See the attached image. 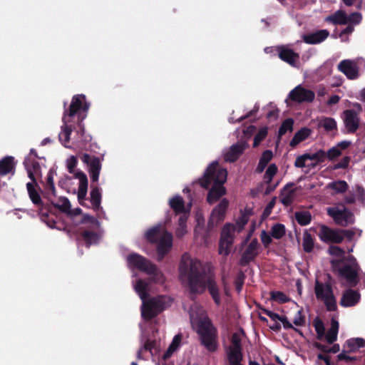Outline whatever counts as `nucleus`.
Segmentation results:
<instances>
[{"mask_svg":"<svg viewBox=\"0 0 365 365\" xmlns=\"http://www.w3.org/2000/svg\"><path fill=\"white\" fill-rule=\"evenodd\" d=\"M179 277L182 282L187 283L191 293L200 294L207 288L215 303L217 305L221 304L219 289L214 276L206 273L202 263L187 253L182 256L179 265Z\"/></svg>","mask_w":365,"mask_h":365,"instance_id":"1","label":"nucleus"},{"mask_svg":"<svg viewBox=\"0 0 365 365\" xmlns=\"http://www.w3.org/2000/svg\"><path fill=\"white\" fill-rule=\"evenodd\" d=\"M88 109V105L83 95H75L73 96L70 106L66 110L63 116V125L61 132L59 134L60 140L66 146L70 141V135L73 128V123L77 122L79 127L81 135L83 136L85 132L84 125L82 123Z\"/></svg>","mask_w":365,"mask_h":365,"instance_id":"2","label":"nucleus"},{"mask_svg":"<svg viewBox=\"0 0 365 365\" xmlns=\"http://www.w3.org/2000/svg\"><path fill=\"white\" fill-rule=\"evenodd\" d=\"M192 327L200 336L201 344L210 351L217 348V331L212 321H190Z\"/></svg>","mask_w":365,"mask_h":365,"instance_id":"3","label":"nucleus"},{"mask_svg":"<svg viewBox=\"0 0 365 365\" xmlns=\"http://www.w3.org/2000/svg\"><path fill=\"white\" fill-rule=\"evenodd\" d=\"M145 236L148 241L157 244L158 259L159 261L171 250L173 236L163 227L160 225L154 227L146 232Z\"/></svg>","mask_w":365,"mask_h":365,"instance_id":"4","label":"nucleus"},{"mask_svg":"<svg viewBox=\"0 0 365 365\" xmlns=\"http://www.w3.org/2000/svg\"><path fill=\"white\" fill-rule=\"evenodd\" d=\"M130 267L135 268L151 276L150 281L162 284L165 281L163 274L158 267L144 257L138 254H130L127 257Z\"/></svg>","mask_w":365,"mask_h":365,"instance_id":"5","label":"nucleus"},{"mask_svg":"<svg viewBox=\"0 0 365 365\" xmlns=\"http://www.w3.org/2000/svg\"><path fill=\"white\" fill-rule=\"evenodd\" d=\"M172 302L167 296H158L143 302L141 314L145 319H150L155 317L164 309L168 307Z\"/></svg>","mask_w":365,"mask_h":365,"instance_id":"6","label":"nucleus"},{"mask_svg":"<svg viewBox=\"0 0 365 365\" xmlns=\"http://www.w3.org/2000/svg\"><path fill=\"white\" fill-rule=\"evenodd\" d=\"M227 176V170L220 168L217 162H213L207 168L200 183L205 188H207L212 183L222 185L226 182Z\"/></svg>","mask_w":365,"mask_h":365,"instance_id":"7","label":"nucleus"},{"mask_svg":"<svg viewBox=\"0 0 365 365\" xmlns=\"http://www.w3.org/2000/svg\"><path fill=\"white\" fill-rule=\"evenodd\" d=\"M353 107L354 109H346L341 113V119L348 133H355L360 125L359 115L362 112V107L359 103H354Z\"/></svg>","mask_w":365,"mask_h":365,"instance_id":"8","label":"nucleus"},{"mask_svg":"<svg viewBox=\"0 0 365 365\" xmlns=\"http://www.w3.org/2000/svg\"><path fill=\"white\" fill-rule=\"evenodd\" d=\"M314 293L317 299L323 302L329 311H334L336 309V301L329 284L316 280Z\"/></svg>","mask_w":365,"mask_h":365,"instance_id":"9","label":"nucleus"},{"mask_svg":"<svg viewBox=\"0 0 365 365\" xmlns=\"http://www.w3.org/2000/svg\"><path fill=\"white\" fill-rule=\"evenodd\" d=\"M327 212L338 225L346 227L354 222V214L344 206L328 207Z\"/></svg>","mask_w":365,"mask_h":365,"instance_id":"10","label":"nucleus"},{"mask_svg":"<svg viewBox=\"0 0 365 365\" xmlns=\"http://www.w3.org/2000/svg\"><path fill=\"white\" fill-rule=\"evenodd\" d=\"M336 68L348 80H356L361 76L359 60L358 58L341 60Z\"/></svg>","mask_w":365,"mask_h":365,"instance_id":"11","label":"nucleus"},{"mask_svg":"<svg viewBox=\"0 0 365 365\" xmlns=\"http://www.w3.org/2000/svg\"><path fill=\"white\" fill-rule=\"evenodd\" d=\"M339 260L333 259L331 261L333 270L337 272L338 274L345 279L350 284H356L359 269L358 265L356 264L352 266L345 265L341 268H339Z\"/></svg>","mask_w":365,"mask_h":365,"instance_id":"12","label":"nucleus"},{"mask_svg":"<svg viewBox=\"0 0 365 365\" xmlns=\"http://www.w3.org/2000/svg\"><path fill=\"white\" fill-rule=\"evenodd\" d=\"M318 237L325 243L339 244L343 241L340 229H331L325 225H319Z\"/></svg>","mask_w":365,"mask_h":365,"instance_id":"13","label":"nucleus"},{"mask_svg":"<svg viewBox=\"0 0 365 365\" xmlns=\"http://www.w3.org/2000/svg\"><path fill=\"white\" fill-rule=\"evenodd\" d=\"M81 159L83 163L88 165L91 180L93 182H97L102 166L101 159L96 156L91 157L87 153H84Z\"/></svg>","mask_w":365,"mask_h":365,"instance_id":"14","label":"nucleus"},{"mask_svg":"<svg viewBox=\"0 0 365 365\" xmlns=\"http://www.w3.org/2000/svg\"><path fill=\"white\" fill-rule=\"evenodd\" d=\"M289 98L296 103H311L314 101L315 94L302 86H297L292 89L288 96Z\"/></svg>","mask_w":365,"mask_h":365,"instance_id":"15","label":"nucleus"},{"mask_svg":"<svg viewBox=\"0 0 365 365\" xmlns=\"http://www.w3.org/2000/svg\"><path fill=\"white\" fill-rule=\"evenodd\" d=\"M279 58L293 67H296L299 61V54L295 52L288 45H281L277 47Z\"/></svg>","mask_w":365,"mask_h":365,"instance_id":"16","label":"nucleus"},{"mask_svg":"<svg viewBox=\"0 0 365 365\" xmlns=\"http://www.w3.org/2000/svg\"><path fill=\"white\" fill-rule=\"evenodd\" d=\"M327 158L326 153L323 150H319L314 153H304L297 157V164L304 166V161L309 160V170L316 168L319 163H323Z\"/></svg>","mask_w":365,"mask_h":365,"instance_id":"17","label":"nucleus"},{"mask_svg":"<svg viewBox=\"0 0 365 365\" xmlns=\"http://www.w3.org/2000/svg\"><path fill=\"white\" fill-rule=\"evenodd\" d=\"M228 205L229 201L223 198L213 209L209 222L210 225L215 226L225 220Z\"/></svg>","mask_w":365,"mask_h":365,"instance_id":"18","label":"nucleus"},{"mask_svg":"<svg viewBox=\"0 0 365 365\" xmlns=\"http://www.w3.org/2000/svg\"><path fill=\"white\" fill-rule=\"evenodd\" d=\"M247 146L248 145L246 142H238L232 145L225 151L223 155L224 160L229 163L235 162L242 155Z\"/></svg>","mask_w":365,"mask_h":365,"instance_id":"19","label":"nucleus"},{"mask_svg":"<svg viewBox=\"0 0 365 365\" xmlns=\"http://www.w3.org/2000/svg\"><path fill=\"white\" fill-rule=\"evenodd\" d=\"M259 245L257 239L252 240L246 247L244 251L242 257L240 259V264L246 265L259 255Z\"/></svg>","mask_w":365,"mask_h":365,"instance_id":"20","label":"nucleus"},{"mask_svg":"<svg viewBox=\"0 0 365 365\" xmlns=\"http://www.w3.org/2000/svg\"><path fill=\"white\" fill-rule=\"evenodd\" d=\"M329 34L327 29H321L303 35L302 39L307 44H319L324 41Z\"/></svg>","mask_w":365,"mask_h":365,"instance_id":"21","label":"nucleus"},{"mask_svg":"<svg viewBox=\"0 0 365 365\" xmlns=\"http://www.w3.org/2000/svg\"><path fill=\"white\" fill-rule=\"evenodd\" d=\"M360 298L361 295L358 291L349 289L343 293L340 304L345 307H353L359 302Z\"/></svg>","mask_w":365,"mask_h":365,"instance_id":"22","label":"nucleus"},{"mask_svg":"<svg viewBox=\"0 0 365 365\" xmlns=\"http://www.w3.org/2000/svg\"><path fill=\"white\" fill-rule=\"evenodd\" d=\"M296 197V189L293 188V185H287L282 190L279 195V201L285 206H289L294 202Z\"/></svg>","mask_w":365,"mask_h":365,"instance_id":"23","label":"nucleus"},{"mask_svg":"<svg viewBox=\"0 0 365 365\" xmlns=\"http://www.w3.org/2000/svg\"><path fill=\"white\" fill-rule=\"evenodd\" d=\"M169 205L176 215H183L184 213H187L189 215L190 208L186 210L185 201L181 196L177 195L171 198Z\"/></svg>","mask_w":365,"mask_h":365,"instance_id":"24","label":"nucleus"},{"mask_svg":"<svg viewBox=\"0 0 365 365\" xmlns=\"http://www.w3.org/2000/svg\"><path fill=\"white\" fill-rule=\"evenodd\" d=\"M75 178L79 180L78 197L79 200H81L85 198L87 193L88 178L86 174L81 171H77V173H75Z\"/></svg>","mask_w":365,"mask_h":365,"instance_id":"25","label":"nucleus"},{"mask_svg":"<svg viewBox=\"0 0 365 365\" xmlns=\"http://www.w3.org/2000/svg\"><path fill=\"white\" fill-rule=\"evenodd\" d=\"M318 127L322 128L327 133L337 132V123L334 118L323 116L318 120Z\"/></svg>","mask_w":365,"mask_h":365,"instance_id":"26","label":"nucleus"},{"mask_svg":"<svg viewBox=\"0 0 365 365\" xmlns=\"http://www.w3.org/2000/svg\"><path fill=\"white\" fill-rule=\"evenodd\" d=\"M226 193L225 187L223 185H213L207 195V202L213 204L217 202L222 195Z\"/></svg>","mask_w":365,"mask_h":365,"instance_id":"27","label":"nucleus"},{"mask_svg":"<svg viewBox=\"0 0 365 365\" xmlns=\"http://www.w3.org/2000/svg\"><path fill=\"white\" fill-rule=\"evenodd\" d=\"M134 289L143 302L147 300L150 292V282L143 279H138L134 286Z\"/></svg>","mask_w":365,"mask_h":365,"instance_id":"28","label":"nucleus"},{"mask_svg":"<svg viewBox=\"0 0 365 365\" xmlns=\"http://www.w3.org/2000/svg\"><path fill=\"white\" fill-rule=\"evenodd\" d=\"M365 346V340L362 338H352L346 341L343 348L347 352H356L359 349Z\"/></svg>","mask_w":365,"mask_h":365,"instance_id":"29","label":"nucleus"},{"mask_svg":"<svg viewBox=\"0 0 365 365\" xmlns=\"http://www.w3.org/2000/svg\"><path fill=\"white\" fill-rule=\"evenodd\" d=\"M312 131L309 128H302L299 130H298L292 138V139L290 141V146L295 147L301 142L307 139L310 135L312 134Z\"/></svg>","mask_w":365,"mask_h":365,"instance_id":"30","label":"nucleus"},{"mask_svg":"<svg viewBox=\"0 0 365 365\" xmlns=\"http://www.w3.org/2000/svg\"><path fill=\"white\" fill-rule=\"evenodd\" d=\"M346 14L344 10L339 9L331 15L326 18V21L330 22L334 25H346Z\"/></svg>","mask_w":365,"mask_h":365,"instance_id":"31","label":"nucleus"},{"mask_svg":"<svg viewBox=\"0 0 365 365\" xmlns=\"http://www.w3.org/2000/svg\"><path fill=\"white\" fill-rule=\"evenodd\" d=\"M182 338V336L181 334H178L174 336L171 344H170L168 349L166 350V351L163 354V355L162 356V359L164 361H166L168 359H170L172 356V355L173 354V353L178 350V349L180 346Z\"/></svg>","mask_w":365,"mask_h":365,"instance_id":"32","label":"nucleus"},{"mask_svg":"<svg viewBox=\"0 0 365 365\" xmlns=\"http://www.w3.org/2000/svg\"><path fill=\"white\" fill-rule=\"evenodd\" d=\"M236 232L235 225L231 223H226L222 229L220 240L234 242Z\"/></svg>","mask_w":365,"mask_h":365,"instance_id":"33","label":"nucleus"},{"mask_svg":"<svg viewBox=\"0 0 365 365\" xmlns=\"http://www.w3.org/2000/svg\"><path fill=\"white\" fill-rule=\"evenodd\" d=\"M189 314L190 319H208V316L205 309L197 304H194L190 307Z\"/></svg>","mask_w":365,"mask_h":365,"instance_id":"34","label":"nucleus"},{"mask_svg":"<svg viewBox=\"0 0 365 365\" xmlns=\"http://www.w3.org/2000/svg\"><path fill=\"white\" fill-rule=\"evenodd\" d=\"M157 349V341L155 340L147 339L143 343V346L139 349L137 352V358L138 359H145V357L143 356V353L149 351L153 355V350Z\"/></svg>","mask_w":365,"mask_h":365,"instance_id":"35","label":"nucleus"},{"mask_svg":"<svg viewBox=\"0 0 365 365\" xmlns=\"http://www.w3.org/2000/svg\"><path fill=\"white\" fill-rule=\"evenodd\" d=\"M14 170V162L12 157H6L0 160V175H6Z\"/></svg>","mask_w":365,"mask_h":365,"instance_id":"36","label":"nucleus"},{"mask_svg":"<svg viewBox=\"0 0 365 365\" xmlns=\"http://www.w3.org/2000/svg\"><path fill=\"white\" fill-rule=\"evenodd\" d=\"M331 327L327 331V334H324L325 339L327 343L333 344L337 339V334L339 331V322L331 321Z\"/></svg>","mask_w":365,"mask_h":365,"instance_id":"37","label":"nucleus"},{"mask_svg":"<svg viewBox=\"0 0 365 365\" xmlns=\"http://www.w3.org/2000/svg\"><path fill=\"white\" fill-rule=\"evenodd\" d=\"M250 216V212L249 210H241L239 217L236 220V230L237 232H240L247 225L249 221Z\"/></svg>","mask_w":365,"mask_h":365,"instance_id":"38","label":"nucleus"},{"mask_svg":"<svg viewBox=\"0 0 365 365\" xmlns=\"http://www.w3.org/2000/svg\"><path fill=\"white\" fill-rule=\"evenodd\" d=\"M327 187L332 190L335 194H339L345 192L349 186L344 180H336L329 183Z\"/></svg>","mask_w":365,"mask_h":365,"instance_id":"39","label":"nucleus"},{"mask_svg":"<svg viewBox=\"0 0 365 365\" xmlns=\"http://www.w3.org/2000/svg\"><path fill=\"white\" fill-rule=\"evenodd\" d=\"M302 247L304 252L308 253L312 252L314 247V239L307 231L303 233Z\"/></svg>","mask_w":365,"mask_h":365,"instance_id":"40","label":"nucleus"},{"mask_svg":"<svg viewBox=\"0 0 365 365\" xmlns=\"http://www.w3.org/2000/svg\"><path fill=\"white\" fill-rule=\"evenodd\" d=\"M81 237L87 247L96 244L99 239V235L96 232L90 230L83 231Z\"/></svg>","mask_w":365,"mask_h":365,"instance_id":"41","label":"nucleus"},{"mask_svg":"<svg viewBox=\"0 0 365 365\" xmlns=\"http://www.w3.org/2000/svg\"><path fill=\"white\" fill-rule=\"evenodd\" d=\"M272 152L269 150L263 152L257 167L258 173H262L264 170L269 162L272 160Z\"/></svg>","mask_w":365,"mask_h":365,"instance_id":"42","label":"nucleus"},{"mask_svg":"<svg viewBox=\"0 0 365 365\" xmlns=\"http://www.w3.org/2000/svg\"><path fill=\"white\" fill-rule=\"evenodd\" d=\"M295 219L302 226L307 225L312 220V215L308 211H299L294 213Z\"/></svg>","mask_w":365,"mask_h":365,"instance_id":"43","label":"nucleus"},{"mask_svg":"<svg viewBox=\"0 0 365 365\" xmlns=\"http://www.w3.org/2000/svg\"><path fill=\"white\" fill-rule=\"evenodd\" d=\"M232 346L229 348V353L242 354L241 339L237 333H234L231 338Z\"/></svg>","mask_w":365,"mask_h":365,"instance_id":"44","label":"nucleus"},{"mask_svg":"<svg viewBox=\"0 0 365 365\" xmlns=\"http://www.w3.org/2000/svg\"><path fill=\"white\" fill-rule=\"evenodd\" d=\"M271 236L276 239L279 240L282 238L286 233V229L284 225L280 223L274 224L270 230Z\"/></svg>","mask_w":365,"mask_h":365,"instance_id":"45","label":"nucleus"},{"mask_svg":"<svg viewBox=\"0 0 365 365\" xmlns=\"http://www.w3.org/2000/svg\"><path fill=\"white\" fill-rule=\"evenodd\" d=\"M270 300L279 304H283L289 302L290 298L282 292L272 291L270 292Z\"/></svg>","mask_w":365,"mask_h":365,"instance_id":"46","label":"nucleus"},{"mask_svg":"<svg viewBox=\"0 0 365 365\" xmlns=\"http://www.w3.org/2000/svg\"><path fill=\"white\" fill-rule=\"evenodd\" d=\"M91 202L94 210H98L101 205V194L98 187H94L91 190Z\"/></svg>","mask_w":365,"mask_h":365,"instance_id":"47","label":"nucleus"},{"mask_svg":"<svg viewBox=\"0 0 365 365\" xmlns=\"http://www.w3.org/2000/svg\"><path fill=\"white\" fill-rule=\"evenodd\" d=\"M188 218V215L184 213L183 215H180L178 224L179 227L176 230V235L178 237H182L187 232L186 221Z\"/></svg>","mask_w":365,"mask_h":365,"instance_id":"48","label":"nucleus"},{"mask_svg":"<svg viewBox=\"0 0 365 365\" xmlns=\"http://www.w3.org/2000/svg\"><path fill=\"white\" fill-rule=\"evenodd\" d=\"M232 245L233 242H232L231 241H225L220 240L218 253L225 257L227 256L230 253Z\"/></svg>","mask_w":365,"mask_h":365,"instance_id":"49","label":"nucleus"},{"mask_svg":"<svg viewBox=\"0 0 365 365\" xmlns=\"http://www.w3.org/2000/svg\"><path fill=\"white\" fill-rule=\"evenodd\" d=\"M26 187L31 201L35 205H40L41 203V198L38 192L34 188L32 183L28 182Z\"/></svg>","mask_w":365,"mask_h":365,"instance_id":"50","label":"nucleus"},{"mask_svg":"<svg viewBox=\"0 0 365 365\" xmlns=\"http://www.w3.org/2000/svg\"><path fill=\"white\" fill-rule=\"evenodd\" d=\"M293 119L287 118L284 120L279 129V137H282L287 131L292 132L293 130Z\"/></svg>","mask_w":365,"mask_h":365,"instance_id":"51","label":"nucleus"},{"mask_svg":"<svg viewBox=\"0 0 365 365\" xmlns=\"http://www.w3.org/2000/svg\"><path fill=\"white\" fill-rule=\"evenodd\" d=\"M346 24L353 26L359 24L362 21V15L359 12L351 13L349 16L346 15Z\"/></svg>","mask_w":365,"mask_h":365,"instance_id":"52","label":"nucleus"},{"mask_svg":"<svg viewBox=\"0 0 365 365\" xmlns=\"http://www.w3.org/2000/svg\"><path fill=\"white\" fill-rule=\"evenodd\" d=\"M278 169L275 164H271L268 166L264 175V179L267 183H270L273 177L276 175Z\"/></svg>","mask_w":365,"mask_h":365,"instance_id":"53","label":"nucleus"},{"mask_svg":"<svg viewBox=\"0 0 365 365\" xmlns=\"http://www.w3.org/2000/svg\"><path fill=\"white\" fill-rule=\"evenodd\" d=\"M314 327L317 332V338L319 340L323 339L325 334L324 321H314Z\"/></svg>","mask_w":365,"mask_h":365,"instance_id":"54","label":"nucleus"},{"mask_svg":"<svg viewBox=\"0 0 365 365\" xmlns=\"http://www.w3.org/2000/svg\"><path fill=\"white\" fill-rule=\"evenodd\" d=\"M56 206L58 207L59 210H61L62 212L66 214L68 212H69L71 207V205L66 197H60Z\"/></svg>","mask_w":365,"mask_h":365,"instance_id":"55","label":"nucleus"},{"mask_svg":"<svg viewBox=\"0 0 365 365\" xmlns=\"http://www.w3.org/2000/svg\"><path fill=\"white\" fill-rule=\"evenodd\" d=\"M267 128H262L254 138L253 146L257 147L259 143L267 137Z\"/></svg>","mask_w":365,"mask_h":365,"instance_id":"56","label":"nucleus"},{"mask_svg":"<svg viewBox=\"0 0 365 365\" xmlns=\"http://www.w3.org/2000/svg\"><path fill=\"white\" fill-rule=\"evenodd\" d=\"M228 360L230 365H242V354L228 353Z\"/></svg>","mask_w":365,"mask_h":365,"instance_id":"57","label":"nucleus"},{"mask_svg":"<svg viewBox=\"0 0 365 365\" xmlns=\"http://www.w3.org/2000/svg\"><path fill=\"white\" fill-rule=\"evenodd\" d=\"M78 163V160L76 157L71 155L66 160V167L68 169V171L71 173L74 174L77 172H75V168L76 167Z\"/></svg>","mask_w":365,"mask_h":365,"instance_id":"58","label":"nucleus"},{"mask_svg":"<svg viewBox=\"0 0 365 365\" xmlns=\"http://www.w3.org/2000/svg\"><path fill=\"white\" fill-rule=\"evenodd\" d=\"M328 252L330 255L335 256L337 257H342L345 252L338 246H330L328 249Z\"/></svg>","mask_w":365,"mask_h":365,"instance_id":"59","label":"nucleus"},{"mask_svg":"<svg viewBox=\"0 0 365 365\" xmlns=\"http://www.w3.org/2000/svg\"><path fill=\"white\" fill-rule=\"evenodd\" d=\"M271 233L267 232L265 230H262L260 234V239L265 247H268L272 242Z\"/></svg>","mask_w":365,"mask_h":365,"instance_id":"60","label":"nucleus"},{"mask_svg":"<svg viewBox=\"0 0 365 365\" xmlns=\"http://www.w3.org/2000/svg\"><path fill=\"white\" fill-rule=\"evenodd\" d=\"M326 155L329 160H333L340 156L341 155V151L339 148L333 147L327 151V153H326Z\"/></svg>","mask_w":365,"mask_h":365,"instance_id":"61","label":"nucleus"},{"mask_svg":"<svg viewBox=\"0 0 365 365\" xmlns=\"http://www.w3.org/2000/svg\"><path fill=\"white\" fill-rule=\"evenodd\" d=\"M350 163V158L349 157H344L338 163L335 164L333 167L334 170H337L340 168H346Z\"/></svg>","mask_w":365,"mask_h":365,"instance_id":"62","label":"nucleus"},{"mask_svg":"<svg viewBox=\"0 0 365 365\" xmlns=\"http://www.w3.org/2000/svg\"><path fill=\"white\" fill-rule=\"evenodd\" d=\"M46 187L49 189L53 194L56 192V188L53 182V176L51 172H49L46 177Z\"/></svg>","mask_w":365,"mask_h":365,"instance_id":"63","label":"nucleus"},{"mask_svg":"<svg viewBox=\"0 0 365 365\" xmlns=\"http://www.w3.org/2000/svg\"><path fill=\"white\" fill-rule=\"evenodd\" d=\"M349 352H347L344 348H343V350L342 351L337 355V359L339 361H345L346 362H349V361H355L356 359V357H353V356H348L347 354Z\"/></svg>","mask_w":365,"mask_h":365,"instance_id":"64","label":"nucleus"}]
</instances>
